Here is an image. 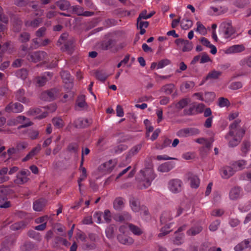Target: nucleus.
<instances>
[{
  "label": "nucleus",
  "instance_id": "obj_55",
  "mask_svg": "<svg viewBox=\"0 0 251 251\" xmlns=\"http://www.w3.org/2000/svg\"><path fill=\"white\" fill-rule=\"evenodd\" d=\"M104 218L107 223H108L111 221V213L109 210H106L104 211Z\"/></svg>",
  "mask_w": 251,
  "mask_h": 251
},
{
  "label": "nucleus",
  "instance_id": "obj_32",
  "mask_svg": "<svg viewBox=\"0 0 251 251\" xmlns=\"http://www.w3.org/2000/svg\"><path fill=\"white\" fill-rule=\"evenodd\" d=\"M53 125L58 128L63 127L64 122L63 120L59 118H54L52 120Z\"/></svg>",
  "mask_w": 251,
  "mask_h": 251
},
{
  "label": "nucleus",
  "instance_id": "obj_31",
  "mask_svg": "<svg viewBox=\"0 0 251 251\" xmlns=\"http://www.w3.org/2000/svg\"><path fill=\"white\" fill-rule=\"evenodd\" d=\"M201 226H196L191 228L187 231V233L189 235L194 236L199 233L202 230Z\"/></svg>",
  "mask_w": 251,
  "mask_h": 251
},
{
  "label": "nucleus",
  "instance_id": "obj_23",
  "mask_svg": "<svg viewBox=\"0 0 251 251\" xmlns=\"http://www.w3.org/2000/svg\"><path fill=\"white\" fill-rule=\"evenodd\" d=\"M22 21L19 19H15L13 24V31L15 32H18L21 30Z\"/></svg>",
  "mask_w": 251,
  "mask_h": 251
},
{
  "label": "nucleus",
  "instance_id": "obj_28",
  "mask_svg": "<svg viewBox=\"0 0 251 251\" xmlns=\"http://www.w3.org/2000/svg\"><path fill=\"white\" fill-rule=\"evenodd\" d=\"M240 190L238 187H235L230 192V197L232 200H235L239 198Z\"/></svg>",
  "mask_w": 251,
  "mask_h": 251
},
{
  "label": "nucleus",
  "instance_id": "obj_6",
  "mask_svg": "<svg viewBox=\"0 0 251 251\" xmlns=\"http://www.w3.org/2000/svg\"><path fill=\"white\" fill-rule=\"evenodd\" d=\"M116 43V41L113 39H109L107 41H102L100 44V48L102 50H107L113 48Z\"/></svg>",
  "mask_w": 251,
  "mask_h": 251
},
{
  "label": "nucleus",
  "instance_id": "obj_36",
  "mask_svg": "<svg viewBox=\"0 0 251 251\" xmlns=\"http://www.w3.org/2000/svg\"><path fill=\"white\" fill-rule=\"evenodd\" d=\"M130 230L135 235H140L142 233V231L139 227L131 224L128 225Z\"/></svg>",
  "mask_w": 251,
  "mask_h": 251
},
{
  "label": "nucleus",
  "instance_id": "obj_11",
  "mask_svg": "<svg viewBox=\"0 0 251 251\" xmlns=\"http://www.w3.org/2000/svg\"><path fill=\"white\" fill-rule=\"evenodd\" d=\"M181 180L178 178H175L172 179L170 182L171 190L174 192H178V188H180L181 186Z\"/></svg>",
  "mask_w": 251,
  "mask_h": 251
},
{
  "label": "nucleus",
  "instance_id": "obj_17",
  "mask_svg": "<svg viewBox=\"0 0 251 251\" xmlns=\"http://www.w3.org/2000/svg\"><path fill=\"white\" fill-rule=\"evenodd\" d=\"M175 86L172 83L168 84L163 86L161 91L164 92L166 94L170 95L175 89Z\"/></svg>",
  "mask_w": 251,
  "mask_h": 251
},
{
  "label": "nucleus",
  "instance_id": "obj_42",
  "mask_svg": "<svg viewBox=\"0 0 251 251\" xmlns=\"http://www.w3.org/2000/svg\"><path fill=\"white\" fill-rule=\"evenodd\" d=\"M229 104V101L227 99L220 98L219 100V105L221 107L228 106Z\"/></svg>",
  "mask_w": 251,
  "mask_h": 251
},
{
  "label": "nucleus",
  "instance_id": "obj_43",
  "mask_svg": "<svg viewBox=\"0 0 251 251\" xmlns=\"http://www.w3.org/2000/svg\"><path fill=\"white\" fill-rule=\"evenodd\" d=\"M46 81L47 78L46 77H38L36 78V83L38 84L39 87L44 86Z\"/></svg>",
  "mask_w": 251,
  "mask_h": 251
},
{
  "label": "nucleus",
  "instance_id": "obj_45",
  "mask_svg": "<svg viewBox=\"0 0 251 251\" xmlns=\"http://www.w3.org/2000/svg\"><path fill=\"white\" fill-rule=\"evenodd\" d=\"M68 34L67 33H63L57 42V45L60 46L63 44L64 41H66L68 37Z\"/></svg>",
  "mask_w": 251,
  "mask_h": 251
},
{
  "label": "nucleus",
  "instance_id": "obj_24",
  "mask_svg": "<svg viewBox=\"0 0 251 251\" xmlns=\"http://www.w3.org/2000/svg\"><path fill=\"white\" fill-rule=\"evenodd\" d=\"M29 178L27 176H22L20 175H17V178L14 180V182L17 184H23L27 182Z\"/></svg>",
  "mask_w": 251,
  "mask_h": 251
},
{
  "label": "nucleus",
  "instance_id": "obj_54",
  "mask_svg": "<svg viewBox=\"0 0 251 251\" xmlns=\"http://www.w3.org/2000/svg\"><path fill=\"white\" fill-rule=\"evenodd\" d=\"M149 25V23L148 22H143L141 21V20L138 23V19H137L136 26L137 28L143 26H145V28H147L148 27Z\"/></svg>",
  "mask_w": 251,
  "mask_h": 251
},
{
  "label": "nucleus",
  "instance_id": "obj_51",
  "mask_svg": "<svg viewBox=\"0 0 251 251\" xmlns=\"http://www.w3.org/2000/svg\"><path fill=\"white\" fill-rule=\"evenodd\" d=\"M140 148V147L138 148L137 146L134 147L132 149H131L128 154L127 155L126 157V159H127L128 158L130 157L131 156L133 155L135 153H136L138 151V150Z\"/></svg>",
  "mask_w": 251,
  "mask_h": 251
},
{
  "label": "nucleus",
  "instance_id": "obj_14",
  "mask_svg": "<svg viewBox=\"0 0 251 251\" xmlns=\"http://www.w3.org/2000/svg\"><path fill=\"white\" fill-rule=\"evenodd\" d=\"M46 92L50 101L55 100L59 96V91L57 88H52Z\"/></svg>",
  "mask_w": 251,
  "mask_h": 251
},
{
  "label": "nucleus",
  "instance_id": "obj_60",
  "mask_svg": "<svg viewBox=\"0 0 251 251\" xmlns=\"http://www.w3.org/2000/svg\"><path fill=\"white\" fill-rule=\"evenodd\" d=\"M212 121V117H208L205 121L204 126L206 128H210L211 127Z\"/></svg>",
  "mask_w": 251,
  "mask_h": 251
},
{
  "label": "nucleus",
  "instance_id": "obj_7",
  "mask_svg": "<svg viewBox=\"0 0 251 251\" xmlns=\"http://www.w3.org/2000/svg\"><path fill=\"white\" fill-rule=\"evenodd\" d=\"M61 77L63 81L68 84V87H72L73 84L72 83L71 76L70 73L66 71H62L60 73Z\"/></svg>",
  "mask_w": 251,
  "mask_h": 251
},
{
  "label": "nucleus",
  "instance_id": "obj_30",
  "mask_svg": "<svg viewBox=\"0 0 251 251\" xmlns=\"http://www.w3.org/2000/svg\"><path fill=\"white\" fill-rule=\"evenodd\" d=\"M124 202L121 198H118L113 202L114 207L116 209L120 210L124 205Z\"/></svg>",
  "mask_w": 251,
  "mask_h": 251
},
{
  "label": "nucleus",
  "instance_id": "obj_20",
  "mask_svg": "<svg viewBox=\"0 0 251 251\" xmlns=\"http://www.w3.org/2000/svg\"><path fill=\"white\" fill-rule=\"evenodd\" d=\"M190 101L189 99H182L176 104V107L179 110L181 109L186 106Z\"/></svg>",
  "mask_w": 251,
  "mask_h": 251
},
{
  "label": "nucleus",
  "instance_id": "obj_61",
  "mask_svg": "<svg viewBox=\"0 0 251 251\" xmlns=\"http://www.w3.org/2000/svg\"><path fill=\"white\" fill-rule=\"evenodd\" d=\"M144 162L145 168H153L152 159L151 158H148L145 160Z\"/></svg>",
  "mask_w": 251,
  "mask_h": 251
},
{
  "label": "nucleus",
  "instance_id": "obj_27",
  "mask_svg": "<svg viewBox=\"0 0 251 251\" xmlns=\"http://www.w3.org/2000/svg\"><path fill=\"white\" fill-rule=\"evenodd\" d=\"M193 22L189 19H183L181 24V26L182 29L187 30L192 26Z\"/></svg>",
  "mask_w": 251,
  "mask_h": 251
},
{
  "label": "nucleus",
  "instance_id": "obj_49",
  "mask_svg": "<svg viewBox=\"0 0 251 251\" xmlns=\"http://www.w3.org/2000/svg\"><path fill=\"white\" fill-rule=\"evenodd\" d=\"M241 141V138L234 137L233 140H231L229 142V145L231 147H234L238 145Z\"/></svg>",
  "mask_w": 251,
  "mask_h": 251
},
{
  "label": "nucleus",
  "instance_id": "obj_56",
  "mask_svg": "<svg viewBox=\"0 0 251 251\" xmlns=\"http://www.w3.org/2000/svg\"><path fill=\"white\" fill-rule=\"evenodd\" d=\"M251 221V213H249L246 217L245 220L243 224V227H247Z\"/></svg>",
  "mask_w": 251,
  "mask_h": 251
},
{
  "label": "nucleus",
  "instance_id": "obj_64",
  "mask_svg": "<svg viewBox=\"0 0 251 251\" xmlns=\"http://www.w3.org/2000/svg\"><path fill=\"white\" fill-rule=\"evenodd\" d=\"M29 0H17L16 4L18 6H25L27 4Z\"/></svg>",
  "mask_w": 251,
  "mask_h": 251
},
{
  "label": "nucleus",
  "instance_id": "obj_12",
  "mask_svg": "<svg viewBox=\"0 0 251 251\" xmlns=\"http://www.w3.org/2000/svg\"><path fill=\"white\" fill-rule=\"evenodd\" d=\"M119 241L124 245H130L133 243L134 240L132 238L127 237L125 235L120 234L118 236Z\"/></svg>",
  "mask_w": 251,
  "mask_h": 251
},
{
  "label": "nucleus",
  "instance_id": "obj_4",
  "mask_svg": "<svg viewBox=\"0 0 251 251\" xmlns=\"http://www.w3.org/2000/svg\"><path fill=\"white\" fill-rule=\"evenodd\" d=\"M74 42L75 40L71 39L66 41L63 46L61 48V50L63 51H66L68 54H71L74 50Z\"/></svg>",
  "mask_w": 251,
  "mask_h": 251
},
{
  "label": "nucleus",
  "instance_id": "obj_40",
  "mask_svg": "<svg viewBox=\"0 0 251 251\" xmlns=\"http://www.w3.org/2000/svg\"><path fill=\"white\" fill-rule=\"evenodd\" d=\"M184 44V46L182 49V51L183 52L188 51L192 50L193 48V46L191 42H190L188 40H186Z\"/></svg>",
  "mask_w": 251,
  "mask_h": 251
},
{
  "label": "nucleus",
  "instance_id": "obj_59",
  "mask_svg": "<svg viewBox=\"0 0 251 251\" xmlns=\"http://www.w3.org/2000/svg\"><path fill=\"white\" fill-rule=\"evenodd\" d=\"M41 149V146L40 144H38L37 146L33 148L29 152L33 156H34L36 153L38 152Z\"/></svg>",
  "mask_w": 251,
  "mask_h": 251
},
{
  "label": "nucleus",
  "instance_id": "obj_44",
  "mask_svg": "<svg viewBox=\"0 0 251 251\" xmlns=\"http://www.w3.org/2000/svg\"><path fill=\"white\" fill-rule=\"evenodd\" d=\"M106 236L108 238H112L114 233V227L113 225H110L106 231Z\"/></svg>",
  "mask_w": 251,
  "mask_h": 251
},
{
  "label": "nucleus",
  "instance_id": "obj_26",
  "mask_svg": "<svg viewBox=\"0 0 251 251\" xmlns=\"http://www.w3.org/2000/svg\"><path fill=\"white\" fill-rule=\"evenodd\" d=\"M146 13L147 11L146 10H144L139 14V17H138V23L142 19H147L151 17L155 14V12L152 11L149 14H147V15H146Z\"/></svg>",
  "mask_w": 251,
  "mask_h": 251
},
{
  "label": "nucleus",
  "instance_id": "obj_19",
  "mask_svg": "<svg viewBox=\"0 0 251 251\" xmlns=\"http://www.w3.org/2000/svg\"><path fill=\"white\" fill-rule=\"evenodd\" d=\"M234 171L233 168L229 166H226L223 168V176L225 178H229L234 174Z\"/></svg>",
  "mask_w": 251,
  "mask_h": 251
},
{
  "label": "nucleus",
  "instance_id": "obj_47",
  "mask_svg": "<svg viewBox=\"0 0 251 251\" xmlns=\"http://www.w3.org/2000/svg\"><path fill=\"white\" fill-rule=\"evenodd\" d=\"M209 61H211V59L209 56L205 53H202V56L200 60L201 63H204Z\"/></svg>",
  "mask_w": 251,
  "mask_h": 251
},
{
  "label": "nucleus",
  "instance_id": "obj_5",
  "mask_svg": "<svg viewBox=\"0 0 251 251\" xmlns=\"http://www.w3.org/2000/svg\"><path fill=\"white\" fill-rule=\"evenodd\" d=\"M114 166L115 164H112V160H110L100 165L98 168V170L100 172H107L110 173L113 170Z\"/></svg>",
  "mask_w": 251,
  "mask_h": 251
},
{
  "label": "nucleus",
  "instance_id": "obj_52",
  "mask_svg": "<svg viewBox=\"0 0 251 251\" xmlns=\"http://www.w3.org/2000/svg\"><path fill=\"white\" fill-rule=\"evenodd\" d=\"M46 30V28L45 27H42L36 31V35L39 37H43L45 34Z\"/></svg>",
  "mask_w": 251,
  "mask_h": 251
},
{
  "label": "nucleus",
  "instance_id": "obj_9",
  "mask_svg": "<svg viewBox=\"0 0 251 251\" xmlns=\"http://www.w3.org/2000/svg\"><path fill=\"white\" fill-rule=\"evenodd\" d=\"M46 201L44 199H40L33 203V209L37 211H41L45 206Z\"/></svg>",
  "mask_w": 251,
  "mask_h": 251
},
{
  "label": "nucleus",
  "instance_id": "obj_62",
  "mask_svg": "<svg viewBox=\"0 0 251 251\" xmlns=\"http://www.w3.org/2000/svg\"><path fill=\"white\" fill-rule=\"evenodd\" d=\"M242 84L240 82L232 83L231 85V88L233 90H236L241 88Z\"/></svg>",
  "mask_w": 251,
  "mask_h": 251
},
{
  "label": "nucleus",
  "instance_id": "obj_16",
  "mask_svg": "<svg viewBox=\"0 0 251 251\" xmlns=\"http://www.w3.org/2000/svg\"><path fill=\"white\" fill-rule=\"evenodd\" d=\"M56 5L59 7V9L61 10H65L70 6V2L66 0H61L56 1L55 3Z\"/></svg>",
  "mask_w": 251,
  "mask_h": 251
},
{
  "label": "nucleus",
  "instance_id": "obj_15",
  "mask_svg": "<svg viewBox=\"0 0 251 251\" xmlns=\"http://www.w3.org/2000/svg\"><path fill=\"white\" fill-rule=\"evenodd\" d=\"M27 222L24 221H21L12 225L11 226V229L14 231L21 229L25 228L27 225Z\"/></svg>",
  "mask_w": 251,
  "mask_h": 251
},
{
  "label": "nucleus",
  "instance_id": "obj_8",
  "mask_svg": "<svg viewBox=\"0 0 251 251\" xmlns=\"http://www.w3.org/2000/svg\"><path fill=\"white\" fill-rule=\"evenodd\" d=\"M223 25L225 29L224 33L226 35V38H227L229 37L235 33V30L232 26L230 23H223Z\"/></svg>",
  "mask_w": 251,
  "mask_h": 251
},
{
  "label": "nucleus",
  "instance_id": "obj_29",
  "mask_svg": "<svg viewBox=\"0 0 251 251\" xmlns=\"http://www.w3.org/2000/svg\"><path fill=\"white\" fill-rule=\"evenodd\" d=\"M30 35L29 33L24 32L20 34L19 40L22 43H26L29 41Z\"/></svg>",
  "mask_w": 251,
  "mask_h": 251
},
{
  "label": "nucleus",
  "instance_id": "obj_1",
  "mask_svg": "<svg viewBox=\"0 0 251 251\" xmlns=\"http://www.w3.org/2000/svg\"><path fill=\"white\" fill-rule=\"evenodd\" d=\"M47 53L44 51H37L33 53H29L27 58L28 61L37 62L45 59Z\"/></svg>",
  "mask_w": 251,
  "mask_h": 251
},
{
  "label": "nucleus",
  "instance_id": "obj_50",
  "mask_svg": "<svg viewBox=\"0 0 251 251\" xmlns=\"http://www.w3.org/2000/svg\"><path fill=\"white\" fill-rule=\"evenodd\" d=\"M132 208L135 212H137L140 209L139 203L136 201L133 200L131 202Z\"/></svg>",
  "mask_w": 251,
  "mask_h": 251
},
{
  "label": "nucleus",
  "instance_id": "obj_35",
  "mask_svg": "<svg viewBox=\"0 0 251 251\" xmlns=\"http://www.w3.org/2000/svg\"><path fill=\"white\" fill-rule=\"evenodd\" d=\"M35 248V245L32 242L27 241L25 243L23 246V250L24 251H30Z\"/></svg>",
  "mask_w": 251,
  "mask_h": 251
},
{
  "label": "nucleus",
  "instance_id": "obj_34",
  "mask_svg": "<svg viewBox=\"0 0 251 251\" xmlns=\"http://www.w3.org/2000/svg\"><path fill=\"white\" fill-rule=\"evenodd\" d=\"M67 150L69 152L76 153L78 150V146L75 143H71L68 146Z\"/></svg>",
  "mask_w": 251,
  "mask_h": 251
},
{
  "label": "nucleus",
  "instance_id": "obj_48",
  "mask_svg": "<svg viewBox=\"0 0 251 251\" xmlns=\"http://www.w3.org/2000/svg\"><path fill=\"white\" fill-rule=\"evenodd\" d=\"M18 75L22 79H25L28 75L27 71L25 69H22L18 72Z\"/></svg>",
  "mask_w": 251,
  "mask_h": 251
},
{
  "label": "nucleus",
  "instance_id": "obj_58",
  "mask_svg": "<svg viewBox=\"0 0 251 251\" xmlns=\"http://www.w3.org/2000/svg\"><path fill=\"white\" fill-rule=\"evenodd\" d=\"M201 42L203 45L209 48L212 45L210 44V42L205 38L201 37L200 39Z\"/></svg>",
  "mask_w": 251,
  "mask_h": 251
},
{
  "label": "nucleus",
  "instance_id": "obj_3",
  "mask_svg": "<svg viewBox=\"0 0 251 251\" xmlns=\"http://www.w3.org/2000/svg\"><path fill=\"white\" fill-rule=\"evenodd\" d=\"M199 133L198 129L196 128H184L179 130L177 135L179 136L185 137L187 135H193Z\"/></svg>",
  "mask_w": 251,
  "mask_h": 251
},
{
  "label": "nucleus",
  "instance_id": "obj_18",
  "mask_svg": "<svg viewBox=\"0 0 251 251\" xmlns=\"http://www.w3.org/2000/svg\"><path fill=\"white\" fill-rule=\"evenodd\" d=\"M222 75V72L213 70L210 72L205 78L204 81L209 79H218Z\"/></svg>",
  "mask_w": 251,
  "mask_h": 251
},
{
  "label": "nucleus",
  "instance_id": "obj_22",
  "mask_svg": "<svg viewBox=\"0 0 251 251\" xmlns=\"http://www.w3.org/2000/svg\"><path fill=\"white\" fill-rule=\"evenodd\" d=\"M76 103L80 108L87 107V104L85 101V96L84 95L79 96L76 100Z\"/></svg>",
  "mask_w": 251,
  "mask_h": 251
},
{
  "label": "nucleus",
  "instance_id": "obj_13",
  "mask_svg": "<svg viewBox=\"0 0 251 251\" xmlns=\"http://www.w3.org/2000/svg\"><path fill=\"white\" fill-rule=\"evenodd\" d=\"M89 126V121L87 119H78L75 122V127L84 128Z\"/></svg>",
  "mask_w": 251,
  "mask_h": 251
},
{
  "label": "nucleus",
  "instance_id": "obj_37",
  "mask_svg": "<svg viewBox=\"0 0 251 251\" xmlns=\"http://www.w3.org/2000/svg\"><path fill=\"white\" fill-rule=\"evenodd\" d=\"M246 162L244 160H239L235 161L232 164L233 168L236 169L237 166L239 168V170H242L244 168V166L246 165Z\"/></svg>",
  "mask_w": 251,
  "mask_h": 251
},
{
  "label": "nucleus",
  "instance_id": "obj_63",
  "mask_svg": "<svg viewBox=\"0 0 251 251\" xmlns=\"http://www.w3.org/2000/svg\"><path fill=\"white\" fill-rule=\"evenodd\" d=\"M117 115L119 117H122L124 115V111L122 106L120 105H117L116 108Z\"/></svg>",
  "mask_w": 251,
  "mask_h": 251
},
{
  "label": "nucleus",
  "instance_id": "obj_21",
  "mask_svg": "<svg viewBox=\"0 0 251 251\" xmlns=\"http://www.w3.org/2000/svg\"><path fill=\"white\" fill-rule=\"evenodd\" d=\"M95 75L98 80L102 82H104L108 77V75L102 70L96 71Z\"/></svg>",
  "mask_w": 251,
  "mask_h": 251
},
{
  "label": "nucleus",
  "instance_id": "obj_25",
  "mask_svg": "<svg viewBox=\"0 0 251 251\" xmlns=\"http://www.w3.org/2000/svg\"><path fill=\"white\" fill-rule=\"evenodd\" d=\"M0 190L1 194H4L6 197L8 195L12 194L14 193V191L11 189L9 186H0Z\"/></svg>",
  "mask_w": 251,
  "mask_h": 251
},
{
  "label": "nucleus",
  "instance_id": "obj_10",
  "mask_svg": "<svg viewBox=\"0 0 251 251\" xmlns=\"http://www.w3.org/2000/svg\"><path fill=\"white\" fill-rule=\"evenodd\" d=\"M140 173L144 178H148L151 179H153L154 178L153 168H145L144 170L140 171Z\"/></svg>",
  "mask_w": 251,
  "mask_h": 251
},
{
  "label": "nucleus",
  "instance_id": "obj_39",
  "mask_svg": "<svg viewBox=\"0 0 251 251\" xmlns=\"http://www.w3.org/2000/svg\"><path fill=\"white\" fill-rule=\"evenodd\" d=\"M171 63L170 60L168 59H164L160 60L157 64V68H162L168 65Z\"/></svg>",
  "mask_w": 251,
  "mask_h": 251
},
{
  "label": "nucleus",
  "instance_id": "obj_41",
  "mask_svg": "<svg viewBox=\"0 0 251 251\" xmlns=\"http://www.w3.org/2000/svg\"><path fill=\"white\" fill-rule=\"evenodd\" d=\"M250 147V143L249 141H245L243 142L241 151L245 154H246L248 151Z\"/></svg>",
  "mask_w": 251,
  "mask_h": 251
},
{
  "label": "nucleus",
  "instance_id": "obj_46",
  "mask_svg": "<svg viewBox=\"0 0 251 251\" xmlns=\"http://www.w3.org/2000/svg\"><path fill=\"white\" fill-rule=\"evenodd\" d=\"M11 206V202L10 201L7 200L1 201L0 200V208H7Z\"/></svg>",
  "mask_w": 251,
  "mask_h": 251
},
{
  "label": "nucleus",
  "instance_id": "obj_33",
  "mask_svg": "<svg viewBox=\"0 0 251 251\" xmlns=\"http://www.w3.org/2000/svg\"><path fill=\"white\" fill-rule=\"evenodd\" d=\"M245 50V48L243 45H234L230 47L228 49L229 52H241Z\"/></svg>",
  "mask_w": 251,
  "mask_h": 251
},
{
  "label": "nucleus",
  "instance_id": "obj_38",
  "mask_svg": "<svg viewBox=\"0 0 251 251\" xmlns=\"http://www.w3.org/2000/svg\"><path fill=\"white\" fill-rule=\"evenodd\" d=\"M23 109V105L19 102H16L13 104L12 111L14 113H19L22 111Z\"/></svg>",
  "mask_w": 251,
  "mask_h": 251
},
{
  "label": "nucleus",
  "instance_id": "obj_2",
  "mask_svg": "<svg viewBox=\"0 0 251 251\" xmlns=\"http://www.w3.org/2000/svg\"><path fill=\"white\" fill-rule=\"evenodd\" d=\"M188 180L190 181V186L193 188H197L200 184V180L198 176L194 175L192 172L187 174Z\"/></svg>",
  "mask_w": 251,
  "mask_h": 251
},
{
  "label": "nucleus",
  "instance_id": "obj_53",
  "mask_svg": "<svg viewBox=\"0 0 251 251\" xmlns=\"http://www.w3.org/2000/svg\"><path fill=\"white\" fill-rule=\"evenodd\" d=\"M42 22V20L41 18H37L33 20L30 23V25L33 27H37L39 24Z\"/></svg>",
  "mask_w": 251,
  "mask_h": 251
},
{
  "label": "nucleus",
  "instance_id": "obj_57",
  "mask_svg": "<svg viewBox=\"0 0 251 251\" xmlns=\"http://www.w3.org/2000/svg\"><path fill=\"white\" fill-rule=\"evenodd\" d=\"M17 151H18V150L14 148H12L9 149L7 151V154L9 155V157L8 158L7 160H9L10 158H11L12 155L14 153H16L17 152Z\"/></svg>",
  "mask_w": 251,
  "mask_h": 251
}]
</instances>
